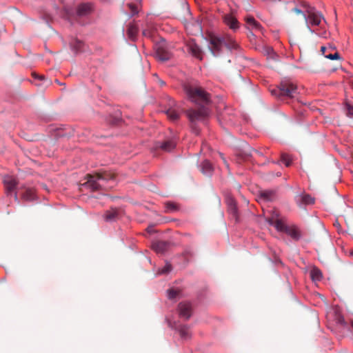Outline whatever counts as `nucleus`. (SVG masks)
Here are the masks:
<instances>
[{
    "mask_svg": "<svg viewBox=\"0 0 353 353\" xmlns=\"http://www.w3.org/2000/svg\"><path fill=\"white\" fill-rule=\"evenodd\" d=\"M351 86H352V88H353V80H352V82H351Z\"/></svg>",
    "mask_w": 353,
    "mask_h": 353,
    "instance_id": "49530a36",
    "label": "nucleus"
},
{
    "mask_svg": "<svg viewBox=\"0 0 353 353\" xmlns=\"http://www.w3.org/2000/svg\"><path fill=\"white\" fill-rule=\"evenodd\" d=\"M93 10L90 3H81L77 8V14L79 17H85L90 14Z\"/></svg>",
    "mask_w": 353,
    "mask_h": 353,
    "instance_id": "2eb2a0df",
    "label": "nucleus"
},
{
    "mask_svg": "<svg viewBox=\"0 0 353 353\" xmlns=\"http://www.w3.org/2000/svg\"><path fill=\"white\" fill-rule=\"evenodd\" d=\"M14 198L15 199L17 200V193L14 194Z\"/></svg>",
    "mask_w": 353,
    "mask_h": 353,
    "instance_id": "a18cd8bd",
    "label": "nucleus"
},
{
    "mask_svg": "<svg viewBox=\"0 0 353 353\" xmlns=\"http://www.w3.org/2000/svg\"><path fill=\"white\" fill-rule=\"evenodd\" d=\"M128 6H129V8L131 10L132 14H135L138 12L137 8L134 5L130 3V4H128Z\"/></svg>",
    "mask_w": 353,
    "mask_h": 353,
    "instance_id": "e433bc0d",
    "label": "nucleus"
},
{
    "mask_svg": "<svg viewBox=\"0 0 353 353\" xmlns=\"http://www.w3.org/2000/svg\"><path fill=\"white\" fill-rule=\"evenodd\" d=\"M210 44L212 53L216 56L220 52L222 46L224 45V37L212 36L210 38Z\"/></svg>",
    "mask_w": 353,
    "mask_h": 353,
    "instance_id": "6e6552de",
    "label": "nucleus"
},
{
    "mask_svg": "<svg viewBox=\"0 0 353 353\" xmlns=\"http://www.w3.org/2000/svg\"><path fill=\"white\" fill-rule=\"evenodd\" d=\"M33 76H34V77H37V76L34 73H33Z\"/></svg>",
    "mask_w": 353,
    "mask_h": 353,
    "instance_id": "de8ad7c7",
    "label": "nucleus"
},
{
    "mask_svg": "<svg viewBox=\"0 0 353 353\" xmlns=\"http://www.w3.org/2000/svg\"><path fill=\"white\" fill-rule=\"evenodd\" d=\"M176 143L174 141L169 139L166 140L163 143H158L157 148H161L162 150L165 152H170L174 148Z\"/></svg>",
    "mask_w": 353,
    "mask_h": 353,
    "instance_id": "6ab92c4d",
    "label": "nucleus"
},
{
    "mask_svg": "<svg viewBox=\"0 0 353 353\" xmlns=\"http://www.w3.org/2000/svg\"><path fill=\"white\" fill-rule=\"evenodd\" d=\"M169 247V243L164 241H157L152 244V248L157 253H163L168 250Z\"/></svg>",
    "mask_w": 353,
    "mask_h": 353,
    "instance_id": "f3484780",
    "label": "nucleus"
},
{
    "mask_svg": "<svg viewBox=\"0 0 353 353\" xmlns=\"http://www.w3.org/2000/svg\"><path fill=\"white\" fill-rule=\"evenodd\" d=\"M201 170L204 174H210L212 171V166L210 161L205 160L201 165Z\"/></svg>",
    "mask_w": 353,
    "mask_h": 353,
    "instance_id": "393cba45",
    "label": "nucleus"
},
{
    "mask_svg": "<svg viewBox=\"0 0 353 353\" xmlns=\"http://www.w3.org/2000/svg\"><path fill=\"white\" fill-rule=\"evenodd\" d=\"M279 216V213L276 210H272V215L270 217L267 218V221L270 225H273L278 231L285 232L295 241L299 240L301 237L300 230L294 225H286Z\"/></svg>",
    "mask_w": 353,
    "mask_h": 353,
    "instance_id": "7ed1b4c3",
    "label": "nucleus"
},
{
    "mask_svg": "<svg viewBox=\"0 0 353 353\" xmlns=\"http://www.w3.org/2000/svg\"><path fill=\"white\" fill-rule=\"evenodd\" d=\"M296 202L299 208H302L303 205L313 204L314 203V199L310 194H303L296 197Z\"/></svg>",
    "mask_w": 353,
    "mask_h": 353,
    "instance_id": "f8f14e48",
    "label": "nucleus"
},
{
    "mask_svg": "<svg viewBox=\"0 0 353 353\" xmlns=\"http://www.w3.org/2000/svg\"><path fill=\"white\" fill-rule=\"evenodd\" d=\"M276 192L272 190H261L259 192L260 199L264 201H272L276 199Z\"/></svg>",
    "mask_w": 353,
    "mask_h": 353,
    "instance_id": "a211bd4d",
    "label": "nucleus"
},
{
    "mask_svg": "<svg viewBox=\"0 0 353 353\" xmlns=\"http://www.w3.org/2000/svg\"><path fill=\"white\" fill-rule=\"evenodd\" d=\"M224 23L232 30L235 31L239 28L238 20L232 14H225L223 17Z\"/></svg>",
    "mask_w": 353,
    "mask_h": 353,
    "instance_id": "4468645a",
    "label": "nucleus"
},
{
    "mask_svg": "<svg viewBox=\"0 0 353 353\" xmlns=\"http://www.w3.org/2000/svg\"><path fill=\"white\" fill-rule=\"evenodd\" d=\"M172 270L171 264L166 263L165 265L159 271V274H168Z\"/></svg>",
    "mask_w": 353,
    "mask_h": 353,
    "instance_id": "473e14b6",
    "label": "nucleus"
},
{
    "mask_svg": "<svg viewBox=\"0 0 353 353\" xmlns=\"http://www.w3.org/2000/svg\"><path fill=\"white\" fill-rule=\"evenodd\" d=\"M159 82L161 86L165 85V82L161 79L159 80Z\"/></svg>",
    "mask_w": 353,
    "mask_h": 353,
    "instance_id": "37998d69",
    "label": "nucleus"
},
{
    "mask_svg": "<svg viewBox=\"0 0 353 353\" xmlns=\"http://www.w3.org/2000/svg\"><path fill=\"white\" fill-rule=\"evenodd\" d=\"M155 57L161 61L169 60L172 57V53L168 49L165 41L158 42L154 46Z\"/></svg>",
    "mask_w": 353,
    "mask_h": 353,
    "instance_id": "0eeeda50",
    "label": "nucleus"
},
{
    "mask_svg": "<svg viewBox=\"0 0 353 353\" xmlns=\"http://www.w3.org/2000/svg\"><path fill=\"white\" fill-rule=\"evenodd\" d=\"M245 20L249 28H252L256 30L261 29V26L260 23L257 22L253 17L248 16L245 18Z\"/></svg>",
    "mask_w": 353,
    "mask_h": 353,
    "instance_id": "412c9836",
    "label": "nucleus"
},
{
    "mask_svg": "<svg viewBox=\"0 0 353 353\" xmlns=\"http://www.w3.org/2000/svg\"><path fill=\"white\" fill-rule=\"evenodd\" d=\"M138 30L137 25L130 24L127 31L128 37L132 40H134L137 35Z\"/></svg>",
    "mask_w": 353,
    "mask_h": 353,
    "instance_id": "b1692460",
    "label": "nucleus"
},
{
    "mask_svg": "<svg viewBox=\"0 0 353 353\" xmlns=\"http://www.w3.org/2000/svg\"><path fill=\"white\" fill-rule=\"evenodd\" d=\"M22 199L26 201H32L35 199V191L32 188H26L22 194Z\"/></svg>",
    "mask_w": 353,
    "mask_h": 353,
    "instance_id": "5701e85b",
    "label": "nucleus"
},
{
    "mask_svg": "<svg viewBox=\"0 0 353 353\" xmlns=\"http://www.w3.org/2000/svg\"><path fill=\"white\" fill-rule=\"evenodd\" d=\"M188 51L194 57L201 60L203 59V52L200 47L194 40H190L187 43Z\"/></svg>",
    "mask_w": 353,
    "mask_h": 353,
    "instance_id": "9b49d317",
    "label": "nucleus"
},
{
    "mask_svg": "<svg viewBox=\"0 0 353 353\" xmlns=\"http://www.w3.org/2000/svg\"><path fill=\"white\" fill-rule=\"evenodd\" d=\"M297 93V86L290 81H282L280 85L271 90V94L276 97L293 98Z\"/></svg>",
    "mask_w": 353,
    "mask_h": 353,
    "instance_id": "39448f33",
    "label": "nucleus"
},
{
    "mask_svg": "<svg viewBox=\"0 0 353 353\" xmlns=\"http://www.w3.org/2000/svg\"><path fill=\"white\" fill-rule=\"evenodd\" d=\"M3 183L8 193H11L17 187V181L15 178L11 176H6L3 178Z\"/></svg>",
    "mask_w": 353,
    "mask_h": 353,
    "instance_id": "ddd939ff",
    "label": "nucleus"
},
{
    "mask_svg": "<svg viewBox=\"0 0 353 353\" xmlns=\"http://www.w3.org/2000/svg\"><path fill=\"white\" fill-rule=\"evenodd\" d=\"M165 113H166V114H167L168 117L170 120H172V121H176V120L179 119V114L176 112V110H174V109H172V108L168 109V110L165 112Z\"/></svg>",
    "mask_w": 353,
    "mask_h": 353,
    "instance_id": "c85d7f7f",
    "label": "nucleus"
},
{
    "mask_svg": "<svg viewBox=\"0 0 353 353\" xmlns=\"http://www.w3.org/2000/svg\"><path fill=\"white\" fill-rule=\"evenodd\" d=\"M338 321L341 323H344V319L342 316H339L338 317Z\"/></svg>",
    "mask_w": 353,
    "mask_h": 353,
    "instance_id": "a19ab883",
    "label": "nucleus"
},
{
    "mask_svg": "<svg viewBox=\"0 0 353 353\" xmlns=\"http://www.w3.org/2000/svg\"><path fill=\"white\" fill-rule=\"evenodd\" d=\"M179 332L180 336L183 339H186L190 336V327L188 325H181L179 328Z\"/></svg>",
    "mask_w": 353,
    "mask_h": 353,
    "instance_id": "bb28decb",
    "label": "nucleus"
},
{
    "mask_svg": "<svg viewBox=\"0 0 353 353\" xmlns=\"http://www.w3.org/2000/svg\"><path fill=\"white\" fill-rule=\"evenodd\" d=\"M187 116L191 123V127L196 134H199V130L196 126L199 121H204L210 114V110L207 106H201L198 109H190L187 111Z\"/></svg>",
    "mask_w": 353,
    "mask_h": 353,
    "instance_id": "20e7f679",
    "label": "nucleus"
},
{
    "mask_svg": "<svg viewBox=\"0 0 353 353\" xmlns=\"http://www.w3.org/2000/svg\"><path fill=\"white\" fill-rule=\"evenodd\" d=\"M83 43L78 39H74L71 42L70 46L75 52H79L83 50Z\"/></svg>",
    "mask_w": 353,
    "mask_h": 353,
    "instance_id": "a878e982",
    "label": "nucleus"
},
{
    "mask_svg": "<svg viewBox=\"0 0 353 353\" xmlns=\"http://www.w3.org/2000/svg\"><path fill=\"white\" fill-rule=\"evenodd\" d=\"M86 183L93 191L106 188V184L108 182H114L116 179V174L109 170H99L93 174L86 175Z\"/></svg>",
    "mask_w": 353,
    "mask_h": 353,
    "instance_id": "f257e3e1",
    "label": "nucleus"
},
{
    "mask_svg": "<svg viewBox=\"0 0 353 353\" xmlns=\"http://www.w3.org/2000/svg\"><path fill=\"white\" fill-rule=\"evenodd\" d=\"M346 114L349 117H353V105L350 104L348 101L345 102Z\"/></svg>",
    "mask_w": 353,
    "mask_h": 353,
    "instance_id": "2f4dec72",
    "label": "nucleus"
},
{
    "mask_svg": "<svg viewBox=\"0 0 353 353\" xmlns=\"http://www.w3.org/2000/svg\"><path fill=\"white\" fill-rule=\"evenodd\" d=\"M228 203V208L229 212L236 219L238 218V212H237V208H236V201L232 199L228 198L227 200Z\"/></svg>",
    "mask_w": 353,
    "mask_h": 353,
    "instance_id": "aec40b11",
    "label": "nucleus"
},
{
    "mask_svg": "<svg viewBox=\"0 0 353 353\" xmlns=\"http://www.w3.org/2000/svg\"><path fill=\"white\" fill-rule=\"evenodd\" d=\"M352 327H353V321L352 322Z\"/></svg>",
    "mask_w": 353,
    "mask_h": 353,
    "instance_id": "09e8293b",
    "label": "nucleus"
},
{
    "mask_svg": "<svg viewBox=\"0 0 353 353\" xmlns=\"http://www.w3.org/2000/svg\"><path fill=\"white\" fill-rule=\"evenodd\" d=\"M179 315L181 317L188 320L190 318L192 314V305L188 302H182L178 306Z\"/></svg>",
    "mask_w": 353,
    "mask_h": 353,
    "instance_id": "1a4fd4ad",
    "label": "nucleus"
},
{
    "mask_svg": "<svg viewBox=\"0 0 353 353\" xmlns=\"http://www.w3.org/2000/svg\"><path fill=\"white\" fill-rule=\"evenodd\" d=\"M301 6L303 8L304 10H307V7H311L306 2H303L301 3Z\"/></svg>",
    "mask_w": 353,
    "mask_h": 353,
    "instance_id": "58836bf2",
    "label": "nucleus"
},
{
    "mask_svg": "<svg viewBox=\"0 0 353 353\" xmlns=\"http://www.w3.org/2000/svg\"><path fill=\"white\" fill-rule=\"evenodd\" d=\"M219 155H220V157H221V159H223V161L224 163H225V164L226 165V166L228 167V165L227 164V162H226L225 159H224V157H223V154H222V153H219Z\"/></svg>",
    "mask_w": 353,
    "mask_h": 353,
    "instance_id": "ea45409f",
    "label": "nucleus"
},
{
    "mask_svg": "<svg viewBox=\"0 0 353 353\" xmlns=\"http://www.w3.org/2000/svg\"><path fill=\"white\" fill-rule=\"evenodd\" d=\"M224 45L230 50H236L239 48L238 43L231 37H224Z\"/></svg>",
    "mask_w": 353,
    "mask_h": 353,
    "instance_id": "4be33fe9",
    "label": "nucleus"
},
{
    "mask_svg": "<svg viewBox=\"0 0 353 353\" xmlns=\"http://www.w3.org/2000/svg\"><path fill=\"white\" fill-rule=\"evenodd\" d=\"M266 52L271 58L274 59L275 53L271 47L266 48Z\"/></svg>",
    "mask_w": 353,
    "mask_h": 353,
    "instance_id": "f704fd0d",
    "label": "nucleus"
},
{
    "mask_svg": "<svg viewBox=\"0 0 353 353\" xmlns=\"http://www.w3.org/2000/svg\"><path fill=\"white\" fill-rule=\"evenodd\" d=\"M321 51L325 57L331 60L340 59L339 53L336 48L331 45H329L328 46H322L321 48Z\"/></svg>",
    "mask_w": 353,
    "mask_h": 353,
    "instance_id": "9d476101",
    "label": "nucleus"
},
{
    "mask_svg": "<svg viewBox=\"0 0 353 353\" xmlns=\"http://www.w3.org/2000/svg\"><path fill=\"white\" fill-rule=\"evenodd\" d=\"M179 291L178 290L175 289H170L168 290V297L169 299H174L176 297V296L179 294Z\"/></svg>",
    "mask_w": 353,
    "mask_h": 353,
    "instance_id": "72a5a7b5",
    "label": "nucleus"
},
{
    "mask_svg": "<svg viewBox=\"0 0 353 353\" xmlns=\"http://www.w3.org/2000/svg\"><path fill=\"white\" fill-rule=\"evenodd\" d=\"M348 232L350 233V234L353 237V229L352 228H348Z\"/></svg>",
    "mask_w": 353,
    "mask_h": 353,
    "instance_id": "c03bdc74",
    "label": "nucleus"
},
{
    "mask_svg": "<svg viewBox=\"0 0 353 353\" xmlns=\"http://www.w3.org/2000/svg\"><path fill=\"white\" fill-rule=\"evenodd\" d=\"M196 28H197V30L201 32V26L199 23H196Z\"/></svg>",
    "mask_w": 353,
    "mask_h": 353,
    "instance_id": "79ce46f5",
    "label": "nucleus"
},
{
    "mask_svg": "<svg viewBox=\"0 0 353 353\" xmlns=\"http://www.w3.org/2000/svg\"><path fill=\"white\" fill-rule=\"evenodd\" d=\"M166 212H172L176 211L178 208L176 205L174 203L168 202L165 204Z\"/></svg>",
    "mask_w": 353,
    "mask_h": 353,
    "instance_id": "7c9ffc66",
    "label": "nucleus"
},
{
    "mask_svg": "<svg viewBox=\"0 0 353 353\" xmlns=\"http://www.w3.org/2000/svg\"><path fill=\"white\" fill-rule=\"evenodd\" d=\"M310 276L314 281H320L322 279V273L319 269L314 268L310 271Z\"/></svg>",
    "mask_w": 353,
    "mask_h": 353,
    "instance_id": "cd10ccee",
    "label": "nucleus"
},
{
    "mask_svg": "<svg viewBox=\"0 0 353 353\" xmlns=\"http://www.w3.org/2000/svg\"><path fill=\"white\" fill-rule=\"evenodd\" d=\"M142 33L145 37H150V35H151V32L148 30H143Z\"/></svg>",
    "mask_w": 353,
    "mask_h": 353,
    "instance_id": "4c0bfd02",
    "label": "nucleus"
},
{
    "mask_svg": "<svg viewBox=\"0 0 353 353\" xmlns=\"http://www.w3.org/2000/svg\"><path fill=\"white\" fill-rule=\"evenodd\" d=\"M281 161L285 163V165L287 166V167H289L290 165H291V163H292V159L290 158V157L287 154H282L281 156Z\"/></svg>",
    "mask_w": 353,
    "mask_h": 353,
    "instance_id": "c756f323",
    "label": "nucleus"
},
{
    "mask_svg": "<svg viewBox=\"0 0 353 353\" xmlns=\"http://www.w3.org/2000/svg\"><path fill=\"white\" fill-rule=\"evenodd\" d=\"M183 88L188 99L200 106H207L210 103V94L203 88L196 84L185 83Z\"/></svg>",
    "mask_w": 353,
    "mask_h": 353,
    "instance_id": "f03ea898",
    "label": "nucleus"
},
{
    "mask_svg": "<svg viewBox=\"0 0 353 353\" xmlns=\"http://www.w3.org/2000/svg\"><path fill=\"white\" fill-rule=\"evenodd\" d=\"M121 212L117 208H112L107 210L104 215V219L108 222H112L117 221L120 217Z\"/></svg>",
    "mask_w": 353,
    "mask_h": 353,
    "instance_id": "dca6fc26",
    "label": "nucleus"
},
{
    "mask_svg": "<svg viewBox=\"0 0 353 353\" xmlns=\"http://www.w3.org/2000/svg\"><path fill=\"white\" fill-rule=\"evenodd\" d=\"M292 11L297 14H301L303 16V14H306V12H305V10H301L297 8H293Z\"/></svg>",
    "mask_w": 353,
    "mask_h": 353,
    "instance_id": "c9c22d12",
    "label": "nucleus"
},
{
    "mask_svg": "<svg viewBox=\"0 0 353 353\" xmlns=\"http://www.w3.org/2000/svg\"><path fill=\"white\" fill-rule=\"evenodd\" d=\"M306 14H303V19H305L307 28L312 32L310 26H321L322 21L325 22L323 16L322 14L316 10L314 7H307V10H305Z\"/></svg>",
    "mask_w": 353,
    "mask_h": 353,
    "instance_id": "423d86ee",
    "label": "nucleus"
}]
</instances>
